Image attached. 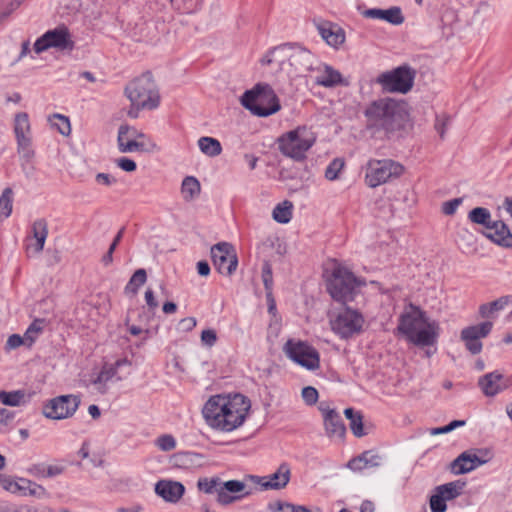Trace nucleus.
<instances>
[{
  "instance_id": "nucleus-1",
  "label": "nucleus",
  "mask_w": 512,
  "mask_h": 512,
  "mask_svg": "<svg viewBox=\"0 0 512 512\" xmlns=\"http://www.w3.org/2000/svg\"><path fill=\"white\" fill-rule=\"evenodd\" d=\"M250 407V400L241 394L215 395L205 403L202 413L211 428L231 432L244 423Z\"/></svg>"
},
{
  "instance_id": "nucleus-2",
  "label": "nucleus",
  "mask_w": 512,
  "mask_h": 512,
  "mask_svg": "<svg viewBox=\"0 0 512 512\" xmlns=\"http://www.w3.org/2000/svg\"><path fill=\"white\" fill-rule=\"evenodd\" d=\"M439 323L412 303L406 305L399 316L397 331L416 346H431L439 336Z\"/></svg>"
},
{
  "instance_id": "nucleus-3",
  "label": "nucleus",
  "mask_w": 512,
  "mask_h": 512,
  "mask_svg": "<svg viewBox=\"0 0 512 512\" xmlns=\"http://www.w3.org/2000/svg\"><path fill=\"white\" fill-rule=\"evenodd\" d=\"M261 62L264 65H274L277 71L294 79L313 70L314 56L300 45L287 43L271 49Z\"/></svg>"
},
{
  "instance_id": "nucleus-4",
  "label": "nucleus",
  "mask_w": 512,
  "mask_h": 512,
  "mask_svg": "<svg viewBox=\"0 0 512 512\" xmlns=\"http://www.w3.org/2000/svg\"><path fill=\"white\" fill-rule=\"evenodd\" d=\"M370 126L393 132L402 128L408 113L403 102L390 97L372 101L364 111Z\"/></svg>"
},
{
  "instance_id": "nucleus-5",
  "label": "nucleus",
  "mask_w": 512,
  "mask_h": 512,
  "mask_svg": "<svg viewBox=\"0 0 512 512\" xmlns=\"http://www.w3.org/2000/svg\"><path fill=\"white\" fill-rule=\"evenodd\" d=\"M124 95L130 101L127 115L137 118L141 110H153L159 106L160 95L150 73H144L129 81L124 88Z\"/></svg>"
},
{
  "instance_id": "nucleus-6",
  "label": "nucleus",
  "mask_w": 512,
  "mask_h": 512,
  "mask_svg": "<svg viewBox=\"0 0 512 512\" xmlns=\"http://www.w3.org/2000/svg\"><path fill=\"white\" fill-rule=\"evenodd\" d=\"M197 489L204 494H215V500L221 506L231 505L252 494L244 481H223L218 476L199 478Z\"/></svg>"
},
{
  "instance_id": "nucleus-7",
  "label": "nucleus",
  "mask_w": 512,
  "mask_h": 512,
  "mask_svg": "<svg viewBox=\"0 0 512 512\" xmlns=\"http://www.w3.org/2000/svg\"><path fill=\"white\" fill-rule=\"evenodd\" d=\"M241 104L258 117L270 116L281 109L279 98L266 83H258L247 90L241 97Z\"/></svg>"
},
{
  "instance_id": "nucleus-8",
  "label": "nucleus",
  "mask_w": 512,
  "mask_h": 512,
  "mask_svg": "<svg viewBox=\"0 0 512 512\" xmlns=\"http://www.w3.org/2000/svg\"><path fill=\"white\" fill-rule=\"evenodd\" d=\"M316 142V135L307 126L297 128L283 133L277 139L278 150L286 157L294 161H302L306 158L307 152Z\"/></svg>"
},
{
  "instance_id": "nucleus-9",
  "label": "nucleus",
  "mask_w": 512,
  "mask_h": 512,
  "mask_svg": "<svg viewBox=\"0 0 512 512\" xmlns=\"http://www.w3.org/2000/svg\"><path fill=\"white\" fill-rule=\"evenodd\" d=\"M331 330L341 339H349L363 331L365 318L362 313L350 307H344L330 315Z\"/></svg>"
},
{
  "instance_id": "nucleus-10",
  "label": "nucleus",
  "mask_w": 512,
  "mask_h": 512,
  "mask_svg": "<svg viewBox=\"0 0 512 512\" xmlns=\"http://www.w3.org/2000/svg\"><path fill=\"white\" fill-rule=\"evenodd\" d=\"M415 77L416 70L405 64L379 74L375 82L384 92L406 94L412 89Z\"/></svg>"
},
{
  "instance_id": "nucleus-11",
  "label": "nucleus",
  "mask_w": 512,
  "mask_h": 512,
  "mask_svg": "<svg viewBox=\"0 0 512 512\" xmlns=\"http://www.w3.org/2000/svg\"><path fill=\"white\" fill-rule=\"evenodd\" d=\"M404 173V167L391 159H370L366 164V184L375 188L390 180L399 178Z\"/></svg>"
},
{
  "instance_id": "nucleus-12",
  "label": "nucleus",
  "mask_w": 512,
  "mask_h": 512,
  "mask_svg": "<svg viewBox=\"0 0 512 512\" xmlns=\"http://www.w3.org/2000/svg\"><path fill=\"white\" fill-rule=\"evenodd\" d=\"M358 284L352 272L339 266L333 270L328 291L334 300L345 303L354 299Z\"/></svg>"
},
{
  "instance_id": "nucleus-13",
  "label": "nucleus",
  "mask_w": 512,
  "mask_h": 512,
  "mask_svg": "<svg viewBox=\"0 0 512 512\" xmlns=\"http://www.w3.org/2000/svg\"><path fill=\"white\" fill-rule=\"evenodd\" d=\"M284 352L288 358L307 370H316L320 366L318 351L301 340H288L284 345Z\"/></svg>"
},
{
  "instance_id": "nucleus-14",
  "label": "nucleus",
  "mask_w": 512,
  "mask_h": 512,
  "mask_svg": "<svg viewBox=\"0 0 512 512\" xmlns=\"http://www.w3.org/2000/svg\"><path fill=\"white\" fill-rule=\"evenodd\" d=\"M74 42L71 35L65 26L57 27L53 30H48L34 43V51L40 54L50 48L59 50H72Z\"/></svg>"
},
{
  "instance_id": "nucleus-15",
  "label": "nucleus",
  "mask_w": 512,
  "mask_h": 512,
  "mask_svg": "<svg viewBox=\"0 0 512 512\" xmlns=\"http://www.w3.org/2000/svg\"><path fill=\"white\" fill-rule=\"evenodd\" d=\"M80 404L76 395H61L49 400L43 406V415L53 420H62L74 415Z\"/></svg>"
},
{
  "instance_id": "nucleus-16",
  "label": "nucleus",
  "mask_w": 512,
  "mask_h": 512,
  "mask_svg": "<svg viewBox=\"0 0 512 512\" xmlns=\"http://www.w3.org/2000/svg\"><path fill=\"white\" fill-rule=\"evenodd\" d=\"M14 133L17 140L18 154L29 161L34 156V150L32 148L31 126L27 113L20 112L15 115Z\"/></svg>"
},
{
  "instance_id": "nucleus-17",
  "label": "nucleus",
  "mask_w": 512,
  "mask_h": 512,
  "mask_svg": "<svg viewBox=\"0 0 512 512\" xmlns=\"http://www.w3.org/2000/svg\"><path fill=\"white\" fill-rule=\"evenodd\" d=\"M211 258L216 270L223 275H232L238 265L235 250L227 242H220L212 246Z\"/></svg>"
},
{
  "instance_id": "nucleus-18",
  "label": "nucleus",
  "mask_w": 512,
  "mask_h": 512,
  "mask_svg": "<svg viewBox=\"0 0 512 512\" xmlns=\"http://www.w3.org/2000/svg\"><path fill=\"white\" fill-rule=\"evenodd\" d=\"M493 323L490 321L465 327L461 330L460 339L464 342L466 349L476 355L482 351L481 339L487 337L492 331Z\"/></svg>"
},
{
  "instance_id": "nucleus-19",
  "label": "nucleus",
  "mask_w": 512,
  "mask_h": 512,
  "mask_svg": "<svg viewBox=\"0 0 512 512\" xmlns=\"http://www.w3.org/2000/svg\"><path fill=\"white\" fill-rule=\"evenodd\" d=\"M490 459L489 450H479L478 453L466 451L451 463V470L456 475L465 474L487 463Z\"/></svg>"
},
{
  "instance_id": "nucleus-20",
  "label": "nucleus",
  "mask_w": 512,
  "mask_h": 512,
  "mask_svg": "<svg viewBox=\"0 0 512 512\" xmlns=\"http://www.w3.org/2000/svg\"><path fill=\"white\" fill-rule=\"evenodd\" d=\"M290 467L283 463L281 464L276 472L268 476H254L250 475V479L253 483L261 486L262 490H280L287 486L290 480Z\"/></svg>"
},
{
  "instance_id": "nucleus-21",
  "label": "nucleus",
  "mask_w": 512,
  "mask_h": 512,
  "mask_svg": "<svg viewBox=\"0 0 512 512\" xmlns=\"http://www.w3.org/2000/svg\"><path fill=\"white\" fill-rule=\"evenodd\" d=\"M32 236L27 238L26 253L28 256L39 255L48 236V223L44 218L35 220L31 226Z\"/></svg>"
},
{
  "instance_id": "nucleus-22",
  "label": "nucleus",
  "mask_w": 512,
  "mask_h": 512,
  "mask_svg": "<svg viewBox=\"0 0 512 512\" xmlns=\"http://www.w3.org/2000/svg\"><path fill=\"white\" fill-rule=\"evenodd\" d=\"M123 141L121 142L120 138V128L118 129L117 136V144L118 149L122 153H131V152H143V153H157L161 150L160 146H158L153 140L146 139L145 141H138L134 137L131 136L130 133H124Z\"/></svg>"
},
{
  "instance_id": "nucleus-23",
  "label": "nucleus",
  "mask_w": 512,
  "mask_h": 512,
  "mask_svg": "<svg viewBox=\"0 0 512 512\" xmlns=\"http://www.w3.org/2000/svg\"><path fill=\"white\" fill-rule=\"evenodd\" d=\"M155 493L168 503H177L185 493L182 483L173 480H159L155 484Z\"/></svg>"
},
{
  "instance_id": "nucleus-24",
  "label": "nucleus",
  "mask_w": 512,
  "mask_h": 512,
  "mask_svg": "<svg viewBox=\"0 0 512 512\" xmlns=\"http://www.w3.org/2000/svg\"><path fill=\"white\" fill-rule=\"evenodd\" d=\"M478 385L485 396L493 397L509 386L508 380L498 371L488 373L479 378Z\"/></svg>"
},
{
  "instance_id": "nucleus-25",
  "label": "nucleus",
  "mask_w": 512,
  "mask_h": 512,
  "mask_svg": "<svg viewBox=\"0 0 512 512\" xmlns=\"http://www.w3.org/2000/svg\"><path fill=\"white\" fill-rule=\"evenodd\" d=\"M321 38L331 47L338 49L346 39L345 31L337 24L322 22L317 24Z\"/></svg>"
},
{
  "instance_id": "nucleus-26",
  "label": "nucleus",
  "mask_w": 512,
  "mask_h": 512,
  "mask_svg": "<svg viewBox=\"0 0 512 512\" xmlns=\"http://www.w3.org/2000/svg\"><path fill=\"white\" fill-rule=\"evenodd\" d=\"M320 410L323 413L324 425L327 435L330 438L343 440L346 434V428L340 415L334 409L320 407Z\"/></svg>"
},
{
  "instance_id": "nucleus-27",
  "label": "nucleus",
  "mask_w": 512,
  "mask_h": 512,
  "mask_svg": "<svg viewBox=\"0 0 512 512\" xmlns=\"http://www.w3.org/2000/svg\"><path fill=\"white\" fill-rule=\"evenodd\" d=\"M363 17L369 19H378L398 26L404 23L405 17L398 6H392L388 9L371 8L362 12Z\"/></svg>"
},
{
  "instance_id": "nucleus-28",
  "label": "nucleus",
  "mask_w": 512,
  "mask_h": 512,
  "mask_svg": "<svg viewBox=\"0 0 512 512\" xmlns=\"http://www.w3.org/2000/svg\"><path fill=\"white\" fill-rule=\"evenodd\" d=\"M484 235L499 245L512 247V234L507 225L502 221H492L488 228H486Z\"/></svg>"
},
{
  "instance_id": "nucleus-29",
  "label": "nucleus",
  "mask_w": 512,
  "mask_h": 512,
  "mask_svg": "<svg viewBox=\"0 0 512 512\" xmlns=\"http://www.w3.org/2000/svg\"><path fill=\"white\" fill-rule=\"evenodd\" d=\"M123 365H130L127 358H122L117 360L114 364H105L103 366L101 372L93 382L94 385L97 386L98 391L104 393L106 391V383L114 378L121 380V377L117 376V370Z\"/></svg>"
},
{
  "instance_id": "nucleus-30",
  "label": "nucleus",
  "mask_w": 512,
  "mask_h": 512,
  "mask_svg": "<svg viewBox=\"0 0 512 512\" xmlns=\"http://www.w3.org/2000/svg\"><path fill=\"white\" fill-rule=\"evenodd\" d=\"M315 83L323 87H335L343 82L341 73L332 66L321 64L316 68Z\"/></svg>"
},
{
  "instance_id": "nucleus-31",
  "label": "nucleus",
  "mask_w": 512,
  "mask_h": 512,
  "mask_svg": "<svg viewBox=\"0 0 512 512\" xmlns=\"http://www.w3.org/2000/svg\"><path fill=\"white\" fill-rule=\"evenodd\" d=\"M171 461L177 467L191 468L200 466L203 461V456L195 452H177L172 455Z\"/></svg>"
},
{
  "instance_id": "nucleus-32",
  "label": "nucleus",
  "mask_w": 512,
  "mask_h": 512,
  "mask_svg": "<svg viewBox=\"0 0 512 512\" xmlns=\"http://www.w3.org/2000/svg\"><path fill=\"white\" fill-rule=\"evenodd\" d=\"M201 193L200 182L194 176H186L181 183V195L184 201L190 202Z\"/></svg>"
},
{
  "instance_id": "nucleus-33",
  "label": "nucleus",
  "mask_w": 512,
  "mask_h": 512,
  "mask_svg": "<svg viewBox=\"0 0 512 512\" xmlns=\"http://www.w3.org/2000/svg\"><path fill=\"white\" fill-rule=\"evenodd\" d=\"M464 487L465 483L457 480L437 486L435 492L439 493L446 501H449L461 495Z\"/></svg>"
},
{
  "instance_id": "nucleus-34",
  "label": "nucleus",
  "mask_w": 512,
  "mask_h": 512,
  "mask_svg": "<svg viewBox=\"0 0 512 512\" xmlns=\"http://www.w3.org/2000/svg\"><path fill=\"white\" fill-rule=\"evenodd\" d=\"M344 415L349 420V427L354 436L362 437L366 435L361 412L355 411L352 408H346L344 410Z\"/></svg>"
},
{
  "instance_id": "nucleus-35",
  "label": "nucleus",
  "mask_w": 512,
  "mask_h": 512,
  "mask_svg": "<svg viewBox=\"0 0 512 512\" xmlns=\"http://www.w3.org/2000/svg\"><path fill=\"white\" fill-rule=\"evenodd\" d=\"M293 203L289 200H284L278 203L273 211L272 218L280 224H287L292 219Z\"/></svg>"
},
{
  "instance_id": "nucleus-36",
  "label": "nucleus",
  "mask_w": 512,
  "mask_h": 512,
  "mask_svg": "<svg viewBox=\"0 0 512 512\" xmlns=\"http://www.w3.org/2000/svg\"><path fill=\"white\" fill-rule=\"evenodd\" d=\"M20 482L21 487H23L21 489V493L24 496L29 495L37 498H48L50 496L42 485H39L26 478H20Z\"/></svg>"
},
{
  "instance_id": "nucleus-37",
  "label": "nucleus",
  "mask_w": 512,
  "mask_h": 512,
  "mask_svg": "<svg viewBox=\"0 0 512 512\" xmlns=\"http://www.w3.org/2000/svg\"><path fill=\"white\" fill-rule=\"evenodd\" d=\"M198 146L202 153L209 157H216L221 154L222 147L220 142L212 137H201L198 140Z\"/></svg>"
},
{
  "instance_id": "nucleus-38",
  "label": "nucleus",
  "mask_w": 512,
  "mask_h": 512,
  "mask_svg": "<svg viewBox=\"0 0 512 512\" xmlns=\"http://www.w3.org/2000/svg\"><path fill=\"white\" fill-rule=\"evenodd\" d=\"M510 302V298L508 296L500 297L495 301L484 303L479 307V315L482 318H489L493 315V313L498 312Z\"/></svg>"
},
{
  "instance_id": "nucleus-39",
  "label": "nucleus",
  "mask_w": 512,
  "mask_h": 512,
  "mask_svg": "<svg viewBox=\"0 0 512 512\" xmlns=\"http://www.w3.org/2000/svg\"><path fill=\"white\" fill-rule=\"evenodd\" d=\"M0 402L6 406H20L26 402V393L23 390L0 391Z\"/></svg>"
},
{
  "instance_id": "nucleus-40",
  "label": "nucleus",
  "mask_w": 512,
  "mask_h": 512,
  "mask_svg": "<svg viewBox=\"0 0 512 512\" xmlns=\"http://www.w3.org/2000/svg\"><path fill=\"white\" fill-rule=\"evenodd\" d=\"M468 218L471 222L483 225L485 228H488L492 222L490 211L483 207L472 209L468 214Z\"/></svg>"
},
{
  "instance_id": "nucleus-41",
  "label": "nucleus",
  "mask_w": 512,
  "mask_h": 512,
  "mask_svg": "<svg viewBox=\"0 0 512 512\" xmlns=\"http://www.w3.org/2000/svg\"><path fill=\"white\" fill-rule=\"evenodd\" d=\"M13 191L7 187L3 190L0 197V219L7 218L12 212Z\"/></svg>"
},
{
  "instance_id": "nucleus-42",
  "label": "nucleus",
  "mask_w": 512,
  "mask_h": 512,
  "mask_svg": "<svg viewBox=\"0 0 512 512\" xmlns=\"http://www.w3.org/2000/svg\"><path fill=\"white\" fill-rule=\"evenodd\" d=\"M50 122L63 136H68L71 133V125L68 117L61 114H54L52 118H50Z\"/></svg>"
},
{
  "instance_id": "nucleus-43",
  "label": "nucleus",
  "mask_w": 512,
  "mask_h": 512,
  "mask_svg": "<svg viewBox=\"0 0 512 512\" xmlns=\"http://www.w3.org/2000/svg\"><path fill=\"white\" fill-rule=\"evenodd\" d=\"M345 162L341 158L334 159L325 170V178L329 181H334L339 178V174L343 170Z\"/></svg>"
},
{
  "instance_id": "nucleus-44",
  "label": "nucleus",
  "mask_w": 512,
  "mask_h": 512,
  "mask_svg": "<svg viewBox=\"0 0 512 512\" xmlns=\"http://www.w3.org/2000/svg\"><path fill=\"white\" fill-rule=\"evenodd\" d=\"M147 279V274L144 269H138L132 275L129 283L126 286V290L136 292L140 286H142Z\"/></svg>"
},
{
  "instance_id": "nucleus-45",
  "label": "nucleus",
  "mask_w": 512,
  "mask_h": 512,
  "mask_svg": "<svg viewBox=\"0 0 512 512\" xmlns=\"http://www.w3.org/2000/svg\"><path fill=\"white\" fill-rule=\"evenodd\" d=\"M155 445L161 451L168 452L176 448V440L170 434H163L155 440Z\"/></svg>"
},
{
  "instance_id": "nucleus-46",
  "label": "nucleus",
  "mask_w": 512,
  "mask_h": 512,
  "mask_svg": "<svg viewBox=\"0 0 512 512\" xmlns=\"http://www.w3.org/2000/svg\"><path fill=\"white\" fill-rule=\"evenodd\" d=\"M262 280L266 289L267 297H271L273 278L272 268L268 262H265L262 267Z\"/></svg>"
},
{
  "instance_id": "nucleus-47",
  "label": "nucleus",
  "mask_w": 512,
  "mask_h": 512,
  "mask_svg": "<svg viewBox=\"0 0 512 512\" xmlns=\"http://www.w3.org/2000/svg\"><path fill=\"white\" fill-rule=\"evenodd\" d=\"M172 3L185 13L194 12L200 5L201 0H171Z\"/></svg>"
},
{
  "instance_id": "nucleus-48",
  "label": "nucleus",
  "mask_w": 512,
  "mask_h": 512,
  "mask_svg": "<svg viewBox=\"0 0 512 512\" xmlns=\"http://www.w3.org/2000/svg\"><path fill=\"white\" fill-rule=\"evenodd\" d=\"M430 509L432 512H446V500L437 492L430 497Z\"/></svg>"
},
{
  "instance_id": "nucleus-49",
  "label": "nucleus",
  "mask_w": 512,
  "mask_h": 512,
  "mask_svg": "<svg viewBox=\"0 0 512 512\" xmlns=\"http://www.w3.org/2000/svg\"><path fill=\"white\" fill-rule=\"evenodd\" d=\"M130 133L132 137H134L138 141H145L146 139H150L143 132L137 130L135 127L129 126L127 124H123L120 126V138L121 142L123 141L124 133Z\"/></svg>"
},
{
  "instance_id": "nucleus-50",
  "label": "nucleus",
  "mask_w": 512,
  "mask_h": 512,
  "mask_svg": "<svg viewBox=\"0 0 512 512\" xmlns=\"http://www.w3.org/2000/svg\"><path fill=\"white\" fill-rule=\"evenodd\" d=\"M0 485L6 491H9L11 493H17V492L21 493V489L23 488V487H21L20 478L18 479V481H15L10 477H2V479H0Z\"/></svg>"
},
{
  "instance_id": "nucleus-51",
  "label": "nucleus",
  "mask_w": 512,
  "mask_h": 512,
  "mask_svg": "<svg viewBox=\"0 0 512 512\" xmlns=\"http://www.w3.org/2000/svg\"><path fill=\"white\" fill-rule=\"evenodd\" d=\"M294 504L277 500L268 504V510L270 512H293Z\"/></svg>"
},
{
  "instance_id": "nucleus-52",
  "label": "nucleus",
  "mask_w": 512,
  "mask_h": 512,
  "mask_svg": "<svg viewBox=\"0 0 512 512\" xmlns=\"http://www.w3.org/2000/svg\"><path fill=\"white\" fill-rule=\"evenodd\" d=\"M301 395L307 405H314L319 397L318 391L312 386L304 387Z\"/></svg>"
},
{
  "instance_id": "nucleus-53",
  "label": "nucleus",
  "mask_w": 512,
  "mask_h": 512,
  "mask_svg": "<svg viewBox=\"0 0 512 512\" xmlns=\"http://www.w3.org/2000/svg\"><path fill=\"white\" fill-rule=\"evenodd\" d=\"M25 0H9L6 7L0 10L2 22H4L16 9H18Z\"/></svg>"
},
{
  "instance_id": "nucleus-54",
  "label": "nucleus",
  "mask_w": 512,
  "mask_h": 512,
  "mask_svg": "<svg viewBox=\"0 0 512 512\" xmlns=\"http://www.w3.org/2000/svg\"><path fill=\"white\" fill-rule=\"evenodd\" d=\"M201 342L204 346L213 347L217 342V334L213 329H205L201 333Z\"/></svg>"
},
{
  "instance_id": "nucleus-55",
  "label": "nucleus",
  "mask_w": 512,
  "mask_h": 512,
  "mask_svg": "<svg viewBox=\"0 0 512 512\" xmlns=\"http://www.w3.org/2000/svg\"><path fill=\"white\" fill-rule=\"evenodd\" d=\"M448 124H449V118L447 116L443 115V116L436 117L434 127L442 139L445 137Z\"/></svg>"
},
{
  "instance_id": "nucleus-56",
  "label": "nucleus",
  "mask_w": 512,
  "mask_h": 512,
  "mask_svg": "<svg viewBox=\"0 0 512 512\" xmlns=\"http://www.w3.org/2000/svg\"><path fill=\"white\" fill-rule=\"evenodd\" d=\"M361 455L366 467H377L380 465L381 457L377 453H374L373 451H365Z\"/></svg>"
},
{
  "instance_id": "nucleus-57",
  "label": "nucleus",
  "mask_w": 512,
  "mask_h": 512,
  "mask_svg": "<svg viewBox=\"0 0 512 512\" xmlns=\"http://www.w3.org/2000/svg\"><path fill=\"white\" fill-rule=\"evenodd\" d=\"M461 203V198H454L452 200L446 201L442 204V212L445 215H453Z\"/></svg>"
},
{
  "instance_id": "nucleus-58",
  "label": "nucleus",
  "mask_w": 512,
  "mask_h": 512,
  "mask_svg": "<svg viewBox=\"0 0 512 512\" xmlns=\"http://www.w3.org/2000/svg\"><path fill=\"white\" fill-rule=\"evenodd\" d=\"M115 163L125 172H134L137 168L135 161L126 157L118 158Z\"/></svg>"
},
{
  "instance_id": "nucleus-59",
  "label": "nucleus",
  "mask_w": 512,
  "mask_h": 512,
  "mask_svg": "<svg viewBox=\"0 0 512 512\" xmlns=\"http://www.w3.org/2000/svg\"><path fill=\"white\" fill-rule=\"evenodd\" d=\"M95 181L97 184L105 187H110L117 182L116 178L108 173H97L95 176Z\"/></svg>"
},
{
  "instance_id": "nucleus-60",
  "label": "nucleus",
  "mask_w": 512,
  "mask_h": 512,
  "mask_svg": "<svg viewBox=\"0 0 512 512\" xmlns=\"http://www.w3.org/2000/svg\"><path fill=\"white\" fill-rule=\"evenodd\" d=\"M28 474L36 478L46 477V465L44 463L33 464L27 469Z\"/></svg>"
},
{
  "instance_id": "nucleus-61",
  "label": "nucleus",
  "mask_w": 512,
  "mask_h": 512,
  "mask_svg": "<svg viewBox=\"0 0 512 512\" xmlns=\"http://www.w3.org/2000/svg\"><path fill=\"white\" fill-rule=\"evenodd\" d=\"M197 324L196 318L194 317H187L183 318L179 321V329L183 332H189L192 331Z\"/></svg>"
},
{
  "instance_id": "nucleus-62",
  "label": "nucleus",
  "mask_w": 512,
  "mask_h": 512,
  "mask_svg": "<svg viewBox=\"0 0 512 512\" xmlns=\"http://www.w3.org/2000/svg\"><path fill=\"white\" fill-rule=\"evenodd\" d=\"M348 467L353 471H362L363 469L367 468L362 458V455H359L358 457L351 459L348 462Z\"/></svg>"
},
{
  "instance_id": "nucleus-63",
  "label": "nucleus",
  "mask_w": 512,
  "mask_h": 512,
  "mask_svg": "<svg viewBox=\"0 0 512 512\" xmlns=\"http://www.w3.org/2000/svg\"><path fill=\"white\" fill-rule=\"evenodd\" d=\"M14 412L1 408L0 409V424L7 425L14 419Z\"/></svg>"
},
{
  "instance_id": "nucleus-64",
  "label": "nucleus",
  "mask_w": 512,
  "mask_h": 512,
  "mask_svg": "<svg viewBox=\"0 0 512 512\" xmlns=\"http://www.w3.org/2000/svg\"><path fill=\"white\" fill-rule=\"evenodd\" d=\"M22 344H23V339L21 336H19L17 334H13V335L9 336V338L6 342V345L9 349L18 348Z\"/></svg>"
}]
</instances>
